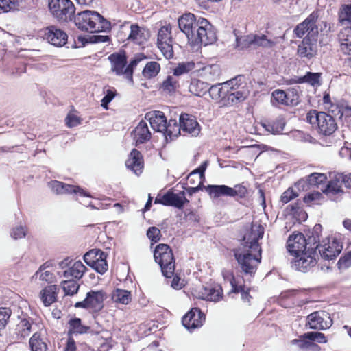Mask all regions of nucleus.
Returning <instances> with one entry per match:
<instances>
[{
	"instance_id": "54",
	"label": "nucleus",
	"mask_w": 351,
	"mask_h": 351,
	"mask_svg": "<svg viewBox=\"0 0 351 351\" xmlns=\"http://www.w3.org/2000/svg\"><path fill=\"white\" fill-rule=\"evenodd\" d=\"M326 180V176L324 173H313L307 178V182L310 186H317Z\"/></svg>"
},
{
	"instance_id": "8",
	"label": "nucleus",
	"mask_w": 351,
	"mask_h": 351,
	"mask_svg": "<svg viewBox=\"0 0 351 351\" xmlns=\"http://www.w3.org/2000/svg\"><path fill=\"white\" fill-rule=\"evenodd\" d=\"M314 250L324 260H332L337 256L342 250L343 246L334 237H328L317 243L313 246Z\"/></svg>"
},
{
	"instance_id": "47",
	"label": "nucleus",
	"mask_w": 351,
	"mask_h": 351,
	"mask_svg": "<svg viewBox=\"0 0 351 351\" xmlns=\"http://www.w3.org/2000/svg\"><path fill=\"white\" fill-rule=\"evenodd\" d=\"M32 324L27 319H22L16 326L18 335L25 338L31 332Z\"/></svg>"
},
{
	"instance_id": "41",
	"label": "nucleus",
	"mask_w": 351,
	"mask_h": 351,
	"mask_svg": "<svg viewBox=\"0 0 351 351\" xmlns=\"http://www.w3.org/2000/svg\"><path fill=\"white\" fill-rule=\"evenodd\" d=\"M146 57L143 54H137L134 56V59L130 62L129 65L125 68V78L131 83L133 84V71L136 65Z\"/></svg>"
},
{
	"instance_id": "20",
	"label": "nucleus",
	"mask_w": 351,
	"mask_h": 351,
	"mask_svg": "<svg viewBox=\"0 0 351 351\" xmlns=\"http://www.w3.org/2000/svg\"><path fill=\"white\" fill-rule=\"evenodd\" d=\"M180 125L184 132L192 136H197L200 132V127L195 117L189 114H182L180 116Z\"/></svg>"
},
{
	"instance_id": "24",
	"label": "nucleus",
	"mask_w": 351,
	"mask_h": 351,
	"mask_svg": "<svg viewBox=\"0 0 351 351\" xmlns=\"http://www.w3.org/2000/svg\"><path fill=\"white\" fill-rule=\"evenodd\" d=\"M317 53V45L309 38H304L298 47V54L301 58L311 59Z\"/></svg>"
},
{
	"instance_id": "31",
	"label": "nucleus",
	"mask_w": 351,
	"mask_h": 351,
	"mask_svg": "<svg viewBox=\"0 0 351 351\" xmlns=\"http://www.w3.org/2000/svg\"><path fill=\"white\" fill-rule=\"evenodd\" d=\"M111 298L115 303L127 305L132 300V295L129 291L117 289L112 291Z\"/></svg>"
},
{
	"instance_id": "50",
	"label": "nucleus",
	"mask_w": 351,
	"mask_h": 351,
	"mask_svg": "<svg viewBox=\"0 0 351 351\" xmlns=\"http://www.w3.org/2000/svg\"><path fill=\"white\" fill-rule=\"evenodd\" d=\"M204 75L207 80H215L221 73L220 67L218 64H212L204 68Z\"/></svg>"
},
{
	"instance_id": "45",
	"label": "nucleus",
	"mask_w": 351,
	"mask_h": 351,
	"mask_svg": "<svg viewBox=\"0 0 351 351\" xmlns=\"http://www.w3.org/2000/svg\"><path fill=\"white\" fill-rule=\"evenodd\" d=\"M61 287L66 295H73L77 293L80 285L73 280H66L61 282Z\"/></svg>"
},
{
	"instance_id": "28",
	"label": "nucleus",
	"mask_w": 351,
	"mask_h": 351,
	"mask_svg": "<svg viewBox=\"0 0 351 351\" xmlns=\"http://www.w3.org/2000/svg\"><path fill=\"white\" fill-rule=\"evenodd\" d=\"M340 50L346 55H351V27L342 29L339 34Z\"/></svg>"
},
{
	"instance_id": "44",
	"label": "nucleus",
	"mask_w": 351,
	"mask_h": 351,
	"mask_svg": "<svg viewBox=\"0 0 351 351\" xmlns=\"http://www.w3.org/2000/svg\"><path fill=\"white\" fill-rule=\"evenodd\" d=\"M293 343H297L298 347L303 351H319L320 347L306 339L300 338L299 339H295L292 341Z\"/></svg>"
},
{
	"instance_id": "15",
	"label": "nucleus",
	"mask_w": 351,
	"mask_h": 351,
	"mask_svg": "<svg viewBox=\"0 0 351 351\" xmlns=\"http://www.w3.org/2000/svg\"><path fill=\"white\" fill-rule=\"evenodd\" d=\"M44 38L51 45L60 47L66 43L68 36L63 30L51 25L45 29Z\"/></svg>"
},
{
	"instance_id": "53",
	"label": "nucleus",
	"mask_w": 351,
	"mask_h": 351,
	"mask_svg": "<svg viewBox=\"0 0 351 351\" xmlns=\"http://www.w3.org/2000/svg\"><path fill=\"white\" fill-rule=\"evenodd\" d=\"M158 47L167 59H171L173 57V50L172 42L158 43Z\"/></svg>"
},
{
	"instance_id": "64",
	"label": "nucleus",
	"mask_w": 351,
	"mask_h": 351,
	"mask_svg": "<svg viewBox=\"0 0 351 351\" xmlns=\"http://www.w3.org/2000/svg\"><path fill=\"white\" fill-rule=\"evenodd\" d=\"M147 236L148 238L154 242H157L160 240L161 237L160 230L154 226L149 228V229L147 231Z\"/></svg>"
},
{
	"instance_id": "29",
	"label": "nucleus",
	"mask_w": 351,
	"mask_h": 351,
	"mask_svg": "<svg viewBox=\"0 0 351 351\" xmlns=\"http://www.w3.org/2000/svg\"><path fill=\"white\" fill-rule=\"evenodd\" d=\"M232 82L227 81L223 84H219L217 85H213L209 86L208 92L210 96L213 99H218L219 98H224L227 96V92H228V87Z\"/></svg>"
},
{
	"instance_id": "10",
	"label": "nucleus",
	"mask_w": 351,
	"mask_h": 351,
	"mask_svg": "<svg viewBox=\"0 0 351 351\" xmlns=\"http://www.w3.org/2000/svg\"><path fill=\"white\" fill-rule=\"evenodd\" d=\"M106 298V295L103 291H90L86 293V297L83 301L75 303V307L98 312L103 308Z\"/></svg>"
},
{
	"instance_id": "3",
	"label": "nucleus",
	"mask_w": 351,
	"mask_h": 351,
	"mask_svg": "<svg viewBox=\"0 0 351 351\" xmlns=\"http://www.w3.org/2000/svg\"><path fill=\"white\" fill-rule=\"evenodd\" d=\"M75 25L82 31L90 33L106 32L110 28V23L95 11L85 10L74 17Z\"/></svg>"
},
{
	"instance_id": "48",
	"label": "nucleus",
	"mask_w": 351,
	"mask_h": 351,
	"mask_svg": "<svg viewBox=\"0 0 351 351\" xmlns=\"http://www.w3.org/2000/svg\"><path fill=\"white\" fill-rule=\"evenodd\" d=\"M254 34H249L240 38H236L237 47L243 49L248 47L254 48Z\"/></svg>"
},
{
	"instance_id": "58",
	"label": "nucleus",
	"mask_w": 351,
	"mask_h": 351,
	"mask_svg": "<svg viewBox=\"0 0 351 351\" xmlns=\"http://www.w3.org/2000/svg\"><path fill=\"white\" fill-rule=\"evenodd\" d=\"M230 283H231V285H232V291H234V293L241 292V297H242L243 300L249 301V298L250 296L249 295V293L247 291H245L244 286L238 285L236 283L235 280H234V278L233 277H232V279L230 281Z\"/></svg>"
},
{
	"instance_id": "9",
	"label": "nucleus",
	"mask_w": 351,
	"mask_h": 351,
	"mask_svg": "<svg viewBox=\"0 0 351 351\" xmlns=\"http://www.w3.org/2000/svg\"><path fill=\"white\" fill-rule=\"evenodd\" d=\"M207 191L213 198H218L221 196L242 198L247 193L246 189L240 185H236L234 188L226 185H209L207 187Z\"/></svg>"
},
{
	"instance_id": "6",
	"label": "nucleus",
	"mask_w": 351,
	"mask_h": 351,
	"mask_svg": "<svg viewBox=\"0 0 351 351\" xmlns=\"http://www.w3.org/2000/svg\"><path fill=\"white\" fill-rule=\"evenodd\" d=\"M319 240L318 235L315 236L313 233L308 239H306L302 233L293 234L289 236L287 240V250L294 256L298 255L307 250H314L313 246Z\"/></svg>"
},
{
	"instance_id": "30",
	"label": "nucleus",
	"mask_w": 351,
	"mask_h": 351,
	"mask_svg": "<svg viewBox=\"0 0 351 351\" xmlns=\"http://www.w3.org/2000/svg\"><path fill=\"white\" fill-rule=\"evenodd\" d=\"M254 48L263 47L267 49L273 48L277 43L276 38H269L263 34H254Z\"/></svg>"
},
{
	"instance_id": "14",
	"label": "nucleus",
	"mask_w": 351,
	"mask_h": 351,
	"mask_svg": "<svg viewBox=\"0 0 351 351\" xmlns=\"http://www.w3.org/2000/svg\"><path fill=\"white\" fill-rule=\"evenodd\" d=\"M60 267L62 269H64L68 267L63 271V277L65 278H76L80 279L84 274L86 271V267L84 265V264L78 261H75L73 263H71V261L68 263V259H64L59 263Z\"/></svg>"
},
{
	"instance_id": "57",
	"label": "nucleus",
	"mask_w": 351,
	"mask_h": 351,
	"mask_svg": "<svg viewBox=\"0 0 351 351\" xmlns=\"http://www.w3.org/2000/svg\"><path fill=\"white\" fill-rule=\"evenodd\" d=\"M12 311L8 308H0V330L4 328L10 317Z\"/></svg>"
},
{
	"instance_id": "36",
	"label": "nucleus",
	"mask_w": 351,
	"mask_h": 351,
	"mask_svg": "<svg viewBox=\"0 0 351 351\" xmlns=\"http://www.w3.org/2000/svg\"><path fill=\"white\" fill-rule=\"evenodd\" d=\"M209 84L199 80H193L189 85V91L196 96L204 95L208 90Z\"/></svg>"
},
{
	"instance_id": "59",
	"label": "nucleus",
	"mask_w": 351,
	"mask_h": 351,
	"mask_svg": "<svg viewBox=\"0 0 351 351\" xmlns=\"http://www.w3.org/2000/svg\"><path fill=\"white\" fill-rule=\"evenodd\" d=\"M90 267H92L97 272L101 274H104L108 269L106 258L101 257Z\"/></svg>"
},
{
	"instance_id": "56",
	"label": "nucleus",
	"mask_w": 351,
	"mask_h": 351,
	"mask_svg": "<svg viewBox=\"0 0 351 351\" xmlns=\"http://www.w3.org/2000/svg\"><path fill=\"white\" fill-rule=\"evenodd\" d=\"M287 106H295L299 103V95L295 88H289L286 91Z\"/></svg>"
},
{
	"instance_id": "23",
	"label": "nucleus",
	"mask_w": 351,
	"mask_h": 351,
	"mask_svg": "<svg viewBox=\"0 0 351 351\" xmlns=\"http://www.w3.org/2000/svg\"><path fill=\"white\" fill-rule=\"evenodd\" d=\"M125 165L136 175H140L143 169V159L140 152L135 149H132L125 161Z\"/></svg>"
},
{
	"instance_id": "52",
	"label": "nucleus",
	"mask_w": 351,
	"mask_h": 351,
	"mask_svg": "<svg viewBox=\"0 0 351 351\" xmlns=\"http://www.w3.org/2000/svg\"><path fill=\"white\" fill-rule=\"evenodd\" d=\"M302 339H306L312 342L316 341L317 343H326L327 339L323 333L318 332H309L304 333L301 336Z\"/></svg>"
},
{
	"instance_id": "1",
	"label": "nucleus",
	"mask_w": 351,
	"mask_h": 351,
	"mask_svg": "<svg viewBox=\"0 0 351 351\" xmlns=\"http://www.w3.org/2000/svg\"><path fill=\"white\" fill-rule=\"evenodd\" d=\"M264 234V228L260 224H254L248 234L244 236V243L234 250V256L242 271L245 274L256 272L261 260V249L258 243Z\"/></svg>"
},
{
	"instance_id": "39",
	"label": "nucleus",
	"mask_w": 351,
	"mask_h": 351,
	"mask_svg": "<svg viewBox=\"0 0 351 351\" xmlns=\"http://www.w3.org/2000/svg\"><path fill=\"white\" fill-rule=\"evenodd\" d=\"M299 83H308L313 86L321 85V73L307 72L303 77L298 79Z\"/></svg>"
},
{
	"instance_id": "17",
	"label": "nucleus",
	"mask_w": 351,
	"mask_h": 351,
	"mask_svg": "<svg viewBox=\"0 0 351 351\" xmlns=\"http://www.w3.org/2000/svg\"><path fill=\"white\" fill-rule=\"evenodd\" d=\"M204 321V313L199 308H193L183 317L182 324L186 328L191 330L202 326Z\"/></svg>"
},
{
	"instance_id": "7",
	"label": "nucleus",
	"mask_w": 351,
	"mask_h": 351,
	"mask_svg": "<svg viewBox=\"0 0 351 351\" xmlns=\"http://www.w3.org/2000/svg\"><path fill=\"white\" fill-rule=\"evenodd\" d=\"M49 8L52 15L59 21L71 19L75 10L74 4L70 0H50Z\"/></svg>"
},
{
	"instance_id": "34",
	"label": "nucleus",
	"mask_w": 351,
	"mask_h": 351,
	"mask_svg": "<svg viewBox=\"0 0 351 351\" xmlns=\"http://www.w3.org/2000/svg\"><path fill=\"white\" fill-rule=\"evenodd\" d=\"M128 39L135 43L142 44L147 39L145 30L137 25H131L130 33Z\"/></svg>"
},
{
	"instance_id": "21",
	"label": "nucleus",
	"mask_w": 351,
	"mask_h": 351,
	"mask_svg": "<svg viewBox=\"0 0 351 351\" xmlns=\"http://www.w3.org/2000/svg\"><path fill=\"white\" fill-rule=\"evenodd\" d=\"M145 118L147 119L152 128L159 132H163L167 129V119L162 112L152 111L146 113Z\"/></svg>"
},
{
	"instance_id": "5",
	"label": "nucleus",
	"mask_w": 351,
	"mask_h": 351,
	"mask_svg": "<svg viewBox=\"0 0 351 351\" xmlns=\"http://www.w3.org/2000/svg\"><path fill=\"white\" fill-rule=\"evenodd\" d=\"M154 257L155 261L160 265L162 274L167 278H171L174 274L175 261L169 246L167 244L158 245Z\"/></svg>"
},
{
	"instance_id": "26",
	"label": "nucleus",
	"mask_w": 351,
	"mask_h": 351,
	"mask_svg": "<svg viewBox=\"0 0 351 351\" xmlns=\"http://www.w3.org/2000/svg\"><path fill=\"white\" fill-rule=\"evenodd\" d=\"M134 139L136 143H143L151 138V132L148 128L147 123L141 121L133 131Z\"/></svg>"
},
{
	"instance_id": "32",
	"label": "nucleus",
	"mask_w": 351,
	"mask_h": 351,
	"mask_svg": "<svg viewBox=\"0 0 351 351\" xmlns=\"http://www.w3.org/2000/svg\"><path fill=\"white\" fill-rule=\"evenodd\" d=\"M181 130L180 124L178 125L175 120H170L168 124H167V129L164 130V132L162 133L167 141H172L178 136Z\"/></svg>"
},
{
	"instance_id": "19",
	"label": "nucleus",
	"mask_w": 351,
	"mask_h": 351,
	"mask_svg": "<svg viewBox=\"0 0 351 351\" xmlns=\"http://www.w3.org/2000/svg\"><path fill=\"white\" fill-rule=\"evenodd\" d=\"M50 186L53 191L57 194H79L84 197H90V195L85 192L79 186L67 184L59 181H52L50 183Z\"/></svg>"
},
{
	"instance_id": "51",
	"label": "nucleus",
	"mask_w": 351,
	"mask_h": 351,
	"mask_svg": "<svg viewBox=\"0 0 351 351\" xmlns=\"http://www.w3.org/2000/svg\"><path fill=\"white\" fill-rule=\"evenodd\" d=\"M195 68V64L193 62H182L173 69V75L180 76L187 73Z\"/></svg>"
},
{
	"instance_id": "42",
	"label": "nucleus",
	"mask_w": 351,
	"mask_h": 351,
	"mask_svg": "<svg viewBox=\"0 0 351 351\" xmlns=\"http://www.w3.org/2000/svg\"><path fill=\"white\" fill-rule=\"evenodd\" d=\"M32 351H47V344L40 338V335L35 332L29 339Z\"/></svg>"
},
{
	"instance_id": "11",
	"label": "nucleus",
	"mask_w": 351,
	"mask_h": 351,
	"mask_svg": "<svg viewBox=\"0 0 351 351\" xmlns=\"http://www.w3.org/2000/svg\"><path fill=\"white\" fill-rule=\"evenodd\" d=\"M317 19V13L313 12L302 23H299L293 30L296 37L302 38L307 33L306 38H315L319 33V28L316 24Z\"/></svg>"
},
{
	"instance_id": "61",
	"label": "nucleus",
	"mask_w": 351,
	"mask_h": 351,
	"mask_svg": "<svg viewBox=\"0 0 351 351\" xmlns=\"http://www.w3.org/2000/svg\"><path fill=\"white\" fill-rule=\"evenodd\" d=\"M272 98L278 104L287 106L286 91L276 90L272 93Z\"/></svg>"
},
{
	"instance_id": "25",
	"label": "nucleus",
	"mask_w": 351,
	"mask_h": 351,
	"mask_svg": "<svg viewBox=\"0 0 351 351\" xmlns=\"http://www.w3.org/2000/svg\"><path fill=\"white\" fill-rule=\"evenodd\" d=\"M108 59L111 63V71L117 75H125V65L127 58L125 54L113 53L111 54Z\"/></svg>"
},
{
	"instance_id": "49",
	"label": "nucleus",
	"mask_w": 351,
	"mask_h": 351,
	"mask_svg": "<svg viewBox=\"0 0 351 351\" xmlns=\"http://www.w3.org/2000/svg\"><path fill=\"white\" fill-rule=\"evenodd\" d=\"M171 30V27L170 25L162 27L158 31L157 44L162 43L172 42Z\"/></svg>"
},
{
	"instance_id": "40",
	"label": "nucleus",
	"mask_w": 351,
	"mask_h": 351,
	"mask_svg": "<svg viewBox=\"0 0 351 351\" xmlns=\"http://www.w3.org/2000/svg\"><path fill=\"white\" fill-rule=\"evenodd\" d=\"M101 257L106 258V255L103 251L101 250L93 249L84 255V261L87 265L91 266Z\"/></svg>"
},
{
	"instance_id": "63",
	"label": "nucleus",
	"mask_w": 351,
	"mask_h": 351,
	"mask_svg": "<svg viewBox=\"0 0 351 351\" xmlns=\"http://www.w3.org/2000/svg\"><path fill=\"white\" fill-rule=\"evenodd\" d=\"M298 194L293 189L289 188L281 195L280 200L283 204H287L294 198L297 197Z\"/></svg>"
},
{
	"instance_id": "55",
	"label": "nucleus",
	"mask_w": 351,
	"mask_h": 351,
	"mask_svg": "<svg viewBox=\"0 0 351 351\" xmlns=\"http://www.w3.org/2000/svg\"><path fill=\"white\" fill-rule=\"evenodd\" d=\"M323 199V195L321 193L317 191L308 194L304 198V202L309 206L314 204H321L320 201Z\"/></svg>"
},
{
	"instance_id": "33",
	"label": "nucleus",
	"mask_w": 351,
	"mask_h": 351,
	"mask_svg": "<svg viewBox=\"0 0 351 351\" xmlns=\"http://www.w3.org/2000/svg\"><path fill=\"white\" fill-rule=\"evenodd\" d=\"M342 185L341 173H335L327 185L326 191L332 194L341 193H343Z\"/></svg>"
},
{
	"instance_id": "37",
	"label": "nucleus",
	"mask_w": 351,
	"mask_h": 351,
	"mask_svg": "<svg viewBox=\"0 0 351 351\" xmlns=\"http://www.w3.org/2000/svg\"><path fill=\"white\" fill-rule=\"evenodd\" d=\"M69 333L70 334L87 333L88 332L90 329L88 326L82 325L81 319L80 318L76 317L70 319V321L69 322Z\"/></svg>"
},
{
	"instance_id": "16",
	"label": "nucleus",
	"mask_w": 351,
	"mask_h": 351,
	"mask_svg": "<svg viewBox=\"0 0 351 351\" xmlns=\"http://www.w3.org/2000/svg\"><path fill=\"white\" fill-rule=\"evenodd\" d=\"M308 324L312 329L324 330L332 325V319L325 311H315L307 317Z\"/></svg>"
},
{
	"instance_id": "43",
	"label": "nucleus",
	"mask_w": 351,
	"mask_h": 351,
	"mask_svg": "<svg viewBox=\"0 0 351 351\" xmlns=\"http://www.w3.org/2000/svg\"><path fill=\"white\" fill-rule=\"evenodd\" d=\"M160 64L154 61L147 62L144 67L142 74L145 78H152L158 75L160 72Z\"/></svg>"
},
{
	"instance_id": "18",
	"label": "nucleus",
	"mask_w": 351,
	"mask_h": 351,
	"mask_svg": "<svg viewBox=\"0 0 351 351\" xmlns=\"http://www.w3.org/2000/svg\"><path fill=\"white\" fill-rule=\"evenodd\" d=\"M186 202H189V200L184 197V191L179 194L173 192H167L160 198L156 197L155 199V203H160L165 206H174L178 208H182Z\"/></svg>"
},
{
	"instance_id": "62",
	"label": "nucleus",
	"mask_w": 351,
	"mask_h": 351,
	"mask_svg": "<svg viewBox=\"0 0 351 351\" xmlns=\"http://www.w3.org/2000/svg\"><path fill=\"white\" fill-rule=\"evenodd\" d=\"M189 183L193 186L197 184V185L202 186L204 178L199 176L196 171H192L187 178Z\"/></svg>"
},
{
	"instance_id": "13",
	"label": "nucleus",
	"mask_w": 351,
	"mask_h": 351,
	"mask_svg": "<svg viewBox=\"0 0 351 351\" xmlns=\"http://www.w3.org/2000/svg\"><path fill=\"white\" fill-rule=\"evenodd\" d=\"M241 79L236 77L229 80L232 82L228 87L227 99L228 104H234L244 101L249 95V90L245 84L240 83Z\"/></svg>"
},
{
	"instance_id": "60",
	"label": "nucleus",
	"mask_w": 351,
	"mask_h": 351,
	"mask_svg": "<svg viewBox=\"0 0 351 351\" xmlns=\"http://www.w3.org/2000/svg\"><path fill=\"white\" fill-rule=\"evenodd\" d=\"M351 266V250L341 256L337 263L339 269H345Z\"/></svg>"
},
{
	"instance_id": "38",
	"label": "nucleus",
	"mask_w": 351,
	"mask_h": 351,
	"mask_svg": "<svg viewBox=\"0 0 351 351\" xmlns=\"http://www.w3.org/2000/svg\"><path fill=\"white\" fill-rule=\"evenodd\" d=\"M338 21L341 25H351V5H343L338 13Z\"/></svg>"
},
{
	"instance_id": "27",
	"label": "nucleus",
	"mask_w": 351,
	"mask_h": 351,
	"mask_svg": "<svg viewBox=\"0 0 351 351\" xmlns=\"http://www.w3.org/2000/svg\"><path fill=\"white\" fill-rule=\"evenodd\" d=\"M59 287L58 285H49L40 291V298L45 306H49L56 301Z\"/></svg>"
},
{
	"instance_id": "22",
	"label": "nucleus",
	"mask_w": 351,
	"mask_h": 351,
	"mask_svg": "<svg viewBox=\"0 0 351 351\" xmlns=\"http://www.w3.org/2000/svg\"><path fill=\"white\" fill-rule=\"evenodd\" d=\"M196 296L202 300L217 302L222 298V289L219 285L202 286L199 287Z\"/></svg>"
},
{
	"instance_id": "46",
	"label": "nucleus",
	"mask_w": 351,
	"mask_h": 351,
	"mask_svg": "<svg viewBox=\"0 0 351 351\" xmlns=\"http://www.w3.org/2000/svg\"><path fill=\"white\" fill-rule=\"evenodd\" d=\"M178 86V82L176 80L175 77L169 75L163 81L161 88H162L163 91H165L169 94H172L175 93Z\"/></svg>"
},
{
	"instance_id": "2",
	"label": "nucleus",
	"mask_w": 351,
	"mask_h": 351,
	"mask_svg": "<svg viewBox=\"0 0 351 351\" xmlns=\"http://www.w3.org/2000/svg\"><path fill=\"white\" fill-rule=\"evenodd\" d=\"M178 25L189 42L193 45L202 44L208 45L217 40L216 32L213 26L204 18L196 20L193 14L188 13L178 19Z\"/></svg>"
},
{
	"instance_id": "12",
	"label": "nucleus",
	"mask_w": 351,
	"mask_h": 351,
	"mask_svg": "<svg viewBox=\"0 0 351 351\" xmlns=\"http://www.w3.org/2000/svg\"><path fill=\"white\" fill-rule=\"evenodd\" d=\"M318 254L316 250H310L298 255H295L291 261V267L297 271L306 272L317 263Z\"/></svg>"
},
{
	"instance_id": "4",
	"label": "nucleus",
	"mask_w": 351,
	"mask_h": 351,
	"mask_svg": "<svg viewBox=\"0 0 351 351\" xmlns=\"http://www.w3.org/2000/svg\"><path fill=\"white\" fill-rule=\"evenodd\" d=\"M306 121L316 128L318 132L325 136L332 134L337 129L335 118L326 112L315 110H310L306 117Z\"/></svg>"
},
{
	"instance_id": "35",
	"label": "nucleus",
	"mask_w": 351,
	"mask_h": 351,
	"mask_svg": "<svg viewBox=\"0 0 351 351\" xmlns=\"http://www.w3.org/2000/svg\"><path fill=\"white\" fill-rule=\"evenodd\" d=\"M262 125L267 131L274 134H278L283 131L285 121L283 118L278 117L275 121L265 122Z\"/></svg>"
}]
</instances>
